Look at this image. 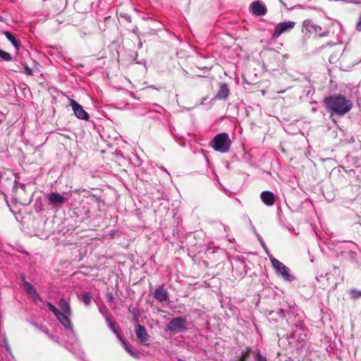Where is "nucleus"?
<instances>
[{
  "instance_id": "1",
  "label": "nucleus",
  "mask_w": 361,
  "mask_h": 361,
  "mask_svg": "<svg viewBox=\"0 0 361 361\" xmlns=\"http://www.w3.org/2000/svg\"><path fill=\"white\" fill-rule=\"evenodd\" d=\"M324 105L331 114L343 116L350 111L353 102L345 96L338 94L326 97Z\"/></svg>"
},
{
  "instance_id": "2",
  "label": "nucleus",
  "mask_w": 361,
  "mask_h": 361,
  "mask_svg": "<svg viewBox=\"0 0 361 361\" xmlns=\"http://www.w3.org/2000/svg\"><path fill=\"white\" fill-rule=\"evenodd\" d=\"M210 145L215 151L226 153L231 148V141L229 139L228 135L223 133L215 135Z\"/></svg>"
},
{
  "instance_id": "3",
  "label": "nucleus",
  "mask_w": 361,
  "mask_h": 361,
  "mask_svg": "<svg viewBox=\"0 0 361 361\" xmlns=\"http://www.w3.org/2000/svg\"><path fill=\"white\" fill-rule=\"evenodd\" d=\"M187 322L183 317H176L172 319L167 325V330L172 332H179L186 329Z\"/></svg>"
},
{
  "instance_id": "4",
  "label": "nucleus",
  "mask_w": 361,
  "mask_h": 361,
  "mask_svg": "<svg viewBox=\"0 0 361 361\" xmlns=\"http://www.w3.org/2000/svg\"><path fill=\"white\" fill-rule=\"evenodd\" d=\"M68 100L75 116L79 119L87 121L89 114L84 110L83 107L73 99L68 98Z\"/></svg>"
},
{
  "instance_id": "5",
  "label": "nucleus",
  "mask_w": 361,
  "mask_h": 361,
  "mask_svg": "<svg viewBox=\"0 0 361 361\" xmlns=\"http://www.w3.org/2000/svg\"><path fill=\"white\" fill-rule=\"evenodd\" d=\"M271 264L277 272L280 273L286 280L290 281L293 277L289 274V269L279 260L273 258Z\"/></svg>"
},
{
  "instance_id": "6",
  "label": "nucleus",
  "mask_w": 361,
  "mask_h": 361,
  "mask_svg": "<svg viewBox=\"0 0 361 361\" xmlns=\"http://www.w3.org/2000/svg\"><path fill=\"white\" fill-rule=\"evenodd\" d=\"M295 25L293 21H286L278 23L274 30L273 37H279L282 33L293 29Z\"/></svg>"
},
{
  "instance_id": "7",
  "label": "nucleus",
  "mask_w": 361,
  "mask_h": 361,
  "mask_svg": "<svg viewBox=\"0 0 361 361\" xmlns=\"http://www.w3.org/2000/svg\"><path fill=\"white\" fill-rule=\"evenodd\" d=\"M154 298L159 302H163L169 300V295L164 286H159L154 292Z\"/></svg>"
},
{
  "instance_id": "8",
  "label": "nucleus",
  "mask_w": 361,
  "mask_h": 361,
  "mask_svg": "<svg viewBox=\"0 0 361 361\" xmlns=\"http://www.w3.org/2000/svg\"><path fill=\"white\" fill-rule=\"evenodd\" d=\"M252 12L255 16H264L267 13V8L259 1H253L251 4Z\"/></svg>"
},
{
  "instance_id": "9",
  "label": "nucleus",
  "mask_w": 361,
  "mask_h": 361,
  "mask_svg": "<svg viewBox=\"0 0 361 361\" xmlns=\"http://www.w3.org/2000/svg\"><path fill=\"white\" fill-rule=\"evenodd\" d=\"M135 331L137 337L140 339V341L142 343L146 344L149 340V335L145 327L144 326L138 324L135 326Z\"/></svg>"
},
{
  "instance_id": "10",
  "label": "nucleus",
  "mask_w": 361,
  "mask_h": 361,
  "mask_svg": "<svg viewBox=\"0 0 361 361\" xmlns=\"http://www.w3.org/2000/svg\"><path fill=\"white\" fill-rule=\"evenodd\" d=\"M71 315V314H68L64 312H59V314L56 315V318L66 329L73 330V326L69 318Z\"/></svg>"
},
{
  "instance_id": "11",
  "label": "nucleus",
  "mask_w": 361,
  "mask_h": 361,
  "mask_svg": "<svg viewBox=\"0 0 361 361\" xmlns=\"http://www.w3.org/2000/svg\"><path fill=\"white\" fill-rule=\"evenodd\" d=\"M48 201L50 204L56 206L64 204L66 199L58 192H51L48 195Z\"/></svg>"
},
{
  "instance_id": "12",
  "label": "nucleus",
  "mask_w": 361,
  "mask_h": 361,
  "mask_svg": "<svg viewBox=\"0 0 361 361\" xmlns=\"http://www.w3.org/2000/svg\"><path fill=\"white\" fill-rule=\"evenodd\" d=\"M260 198L267 206H272L275 202V195L269 191H263L260 195Z\"/></svg>"
},
{
  "instance_id": "13",
  "label": "nucleus",
  "mask_w": 361,
  "mask_h": 361,
  "mask_svg": "<svg viewBox=\"0 0 361 361\" xmlns=\"http://www.w3.org/2000/svg\"><path fill=\"white\" fill-rule=\"evenodd\" d=\"M229 92L228 85L226 83H221L215 98L219 100L226 99L228 97Z\"/></svg>"
},
{
  "instance_id": "14",
  "label": "nucleus",
  "mask_w": 361,
  "mask_h": 361,
  "mask_svg": "<svg viewBox=\"0 0 361 361\" xmlns=\"http://www.w3.org/2000/svg\"><path fill=\"white\" fill-rule=\"evenodd\" d=\"M21 279L23 282V286L24 289L27 291V293L30 295L39 297L33 286L25 281V276L23 275L21 276Z\"/></svg>"
},
{
  "instance_id": "15",
  "label": "nucleus",
  "mask_w": 361,
  "mask_h": 361,
  "mask_svg": "<svg viewBox=\"0 0 361 361\" xmlns=\"http://www.w3.org/2000/svg\"><path fill=\"white\" fill-rule=\"evenodd\" d=\"M59 305L62 310L63 312L68 314H72V310L71 308V306L69 303L64 299L61 298L59 302Z\"/></svg>"
},
{
  "instance_id": "16",
  "label": "nucleus",
  "mask_w": 361,
  "mask_h": 361,
  "mask_svg": "<svg viewBox=\"0 0 361 361\" xmlns=\"http://www.w3.org/2000/svg\"><path fill=\"white\" fill-rule=\"evenodd\" d=\"M5 37L9 40L11 44L13 45V47L19 50L20 49V42L18 41L14 36L8 31H4L3 32Z\"/></svg>"
},
{
  "instance_id": "17",
  "label": "nucleus",
  "mask_w": 361,
  "mask_h": 361,
  "mask_svg": "<svg viewBox=\"0 0 361 361\" xmlns=\"http://www.w3.org/2000/svg\"><path fill=\"white\" fill-rule=\"evenodd\" d=\"M252 349L250 347H247L245 350L241 353L240 356L236 361H248L250 357Z\"/></svg>"
},
{
  "instance_id": "18",
  "label": "nucleus",
  "mask_w": 361,
  "mask_h": 361,
  "mask_svg": "<svg viewBox=\"0 0 361 361\" xmlns=\"http://www.w3.org/2000/svg\"><path fill=\"white\" fill-rule=\"evenodd\" d=\"M92 298V295L90 293L86 292L82 295V301L86 306H88L91 302Z\"/></svg>"
},
{
  "instance_id": "19",
  "label": "nucleus",
  "mask_w": 361,
  "mask_h": 361,
  "mask_svg": "<svg viewBox=\"0 0 361 361\" xmlns=\"http://www.w3.org/2000/svg\"><path fill=\"white\" fill-rule=\"evenodd\" d=\"M333 24L331 20H327V24L324 25V30L320 32V36H326L329 33L330 27Z\"/></svg>"
},
{
  "instance_id": "20",
  "label": "nucleus",
  "mask_w": 361,
  "mask_h": 361,
  "mask_svg": "<svg viewBox=\"0 0 361 361\" xmlns=\"http://www.w3.org/2000/svg\"><path fill=\"white\" fill-rule=\"evenodd\" d=\"M0 58L6 61H11L12 60L11 55L2 49H0Z\"/></svg>"
},
{
  "instance_id": "21",
  "label": "nucleus",
  "mask_w": 361,
  "mask_h": 361,
  "mask_svg": "<svg viewBox=\"0 0 361 361\" xmlns=\"http://www.w3.org/2000/svg\"><path fill=\"white\" fill-rule=\"evenodd\" d=\"M351 298L354 299H357L361 297V290H358L356 289H353L350 292Z\"/></svg>"
},
{
  "instance_id": "22",
  "label": "nucleus",
  "mask_w": 361,
  "mask_h": 361,
  "mask_svg": "<svg viewBox=\"0 0 361 361\" xmlns=\"http://www.w3.org/2000/svg\"><path fill=\"white\" fill-rule=\"evenodd\" d=\"M47 307L49 308V310L50 311H51V312L54 314V315H55L56 317V315H57L58 314H59V312H60V311H59V310H58L56 308V307H55L54 305H52L51 303H50V302H47Z\"/></svg>"
},
{
  "instance_id": "23",
  "label": "nucleus",
  "mask_w": 361,
  "mask_h": 361,
  "mask_svg": "<svg viewBox=\"0 0 361 361\" xmlns=\"http://www.w3.org/2000/svg\"><path fill=\"white\" fill-rule=\"evenodd\" d=\"M24 69H25V73L26 75H33L32 70L27 64H25Z\"/></svg>"
},
{
  "instance_id": "24",
  "label": "nucleus",
  "mask_w": 361,
  "mask_h": 361,
  "mask_svg": "<svg viewBox=\"0 0 361 361\" xmlns=\"http://www.w3.org/2000/svg\"><path fill=\"white\" fill-rule=\"evenodd\" d=\"M356 30L357 31H361V14L360 16V18H359V21L356 25Z\"/></svg>"
},
{
  "instance_id": "25",
  "label": "nucleus",
  "mask_w": 361,
  "mask_h": 361,
  "mask_svg": "<svg viewBox=\"0 0 361 361\" xmlns=\"http://www.w3.org/2000/svg\"><path fill=\"white\" fill-rule=\"evenodd\" d=\"M124 343V345H125V349L126 350V351L131 355H134V353L128 348V346L127 345V344Z\"/></svg>"
},
{
  "instance_id": "26",
  "label": "nucleus",
  "mask_w": 361,
  "mask_h": 361,
  "mask_svg": "<svg viewBox=\"0 0 361 361\" xmlns=\"http://www.w3.org/2000/svg\"><path fill=\"white\" fill-rule=\"evenodd\" d=\"M257 360L258 361H267L266 358L262 357L259 353L257 354Z\"/></svg>"
},
{
  "instance_id": "27",
  "label": "nucleus",
  "mask_w": 361,
  "mask_h": 361,
  "mask_svg": "<svg viewBox=\"0 0 361 361\" xmlns=\"http://www.w3.org/2000/svg\"><path fill=\"white\" fill-rule=\"evenodd\" d=\"M319 31H322V28L321 26L317 25V32L319 31Z\"/></svg>"
},
{
  "instance_id": "28",
  "label": "nucleus",
  "mask_w": 361,
  "mask_h": 361,
  "mask_svg": "<svg viewBox=\"0 0 361 361\" xmlns=\"http://www.w3.org/2000/svg\"><path fill=\"white\" fill-rule=\"evenodd\" d=\"M4 20V18L1 16H0V21H3Z\"/></svg>"
}]
</instances>
